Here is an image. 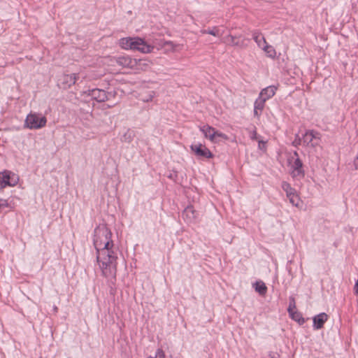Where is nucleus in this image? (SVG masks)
<instances>
[{
    "label": "nucleus",
    "mask_w": 358,
    "mask_h": 358,
    "mask_svg": "<svg viewBox=\"0 0 358 358\" xmlns=\"http://www.w3.org/2000/svg\"><path fill=\"white\" fill-rule=\"evenodd\" d=\"M112 233L105 225L94 229V245L96 250V260L102 274L108 279H115L117 272V250L111 240Z\"/></svg>",
    "instance_id": "1"
},
{
    "label": "nucleus",
    "mask_w": 358,
    "mask_h": 358,
    "mask_svg": "<svg viewBox=\"0 0 358 358\" xmlns=\"http://www.w3.org/2000/svg\"><path fill=\"white\" fill-rule=\"evenodd\" d=\"M120 46L126 50L130 49L138 50L142 53L151 52L154 47L148 45L144 40L141 38H122L120 41Z\"/></svg>",
    "instance_id": "2"
},
{
    "label": "nucleus",
    "mask_w": 358,
    "mask_h": 358,
    "mask_svg": "<svg viewBox=\"0 0 358 358\" xmlns=\"http://www.w3.org/2000/svg\"><path fill=\"white\" fill-rule=\"evenodd\" d=\"M47 119L36 113H30L27 116L24 126L30 129H38L45 126Z\"/></svg>",
    "instance_id": "3"
},
{
    "label": "nucleus",
    "mask_w": 358,
    "mask_h": 358,
    "mask_svg": "<svg viewBox=\"0 0 358 358\" xmlns=\"http://www.w3.org/2000/svg\"><path fill=\"white\" fill-rule=\"evenodd\" d=\"M190 148L198 157L209 159L213 156L210 150L201 143L192 145Z\"/></svg>",
    "instance_id": "4"
},
{
    "label": "nucleus",
    "mask_w": 358,
    "mask_h": 358,
    "mask_svg": "<svg viewBox=\"0 0 358 358\" xmlns=\"http://www.w3.org/2000/svg\"><path fill=\"white\" fill-rule=\"evenodd\" d=\"M294 155L297 157L292 164V176L293 178H301L304 177L305 173L303 169V163L298 156V153L294 152Z\"/></svg>",
    "instance_id": "5"
},
{
    "label": "nucleus",
    "mask_w": 358,
    "mask_h": 358,
    "mask_svg": "<svg viewBox=\"0 0 358 358\" xmlns=\"http://www.w3.org/2000/svg\"><path fill=\"white\" fill-rule=\"evenodd\" d=\"M1 180H5L6 182H9V184H6V186H15L18 180V177L10 171L5 170L2 172H0Z\"/></svg>",
    "instance_id": "6"
},
{
    "label": "nucleus",
    "mask_w": 358,
    "mask_h": 358,
    "mask_svg": "<svg viewBox=\"0 0 358 358\" xmlns=\"http://www.w3.org/2000/svg\"><path fill=\"white\" fill-rule=\"evenodd\" d=\"M88 94L97 102H104L108 100V94L103 90L92 89L89 90Z\"/></svg>",
    "instance_id": "7"
},
{
    "label": "nucleus",
    "mask_w": 358,
    "mask_h": 358,
    "mask_svg": "<svg viewBox=\"0 0 358 358\" xmlns=\"http://www.w3.org/2000/svg\"><path fill=\"white\" fill-rule=\"evenodd\" d=\"M115 61L118 65L125 68H133L136 64V59H133L129 56L115 57Z\"/></svg>",
    "instance_id": "8"
},
{
    "label": "nucleus",
    "mask_w": 358,
    "mask_h": 358,
    "mask_svg": "<svg viewBox=\"0 0 358 358\" xmlns=\"http://www.w3.org/2000/svg\"><path fill=\"white\" fill-rule=\"evenodd\" d=\"M328 319V315L325 313H320L313 318V327L315 329H320L323 327L324 324Z\"/></svg>",
    "instance_id": "9"
},
{
    "label": "nucleus",
    "mask_w": 358,
    "mask_h": 358,
    "mask_svg": "<svg viewBox=\"0 0 358 358\" xmlns=\"http://www.w3.org/2000/svg\"><path fill=\"white\" fill-rule=\"evenodd\" d=\"M182 216L187 222H192L196 218L197 213L194 210L193 206H188L183 210Z\"/></svg>",
    "instance_id": "10"
},
{
    "label": "nucleus",
    "mask_w": 358,
    "mask_h": 358,
    "mask_svg": "<svg viewBox=\"0 0 358 358\" xmlns=\"http://www.w3.org/2000/svg\"><path fill=\"white\" fill-rule=\"evenodd\" d=\"M200 131L203 134L206 138H208L211 141H215V128L209 126L204 125L200 127Z\"/></svg>",
    "instance_id": "11"
},
{
    "label": "nucleus",
    "mask_w": 358,
    "mask_h": 358,
    "mask_svg": "<svg viewBox=\"0 0 358 358\" xmlns=\"http://www.w3.org/2000/svg\"><path fill=\"white\" fill-rule=\"evenodd\" d=\"M77 78L78 76L76 73H72L70 75H64L62 77L63 87H70L76 83Z\"/></svg>",
    "instance_id": "12"
},
{
    "label": "nucleus",
    "mask_w": 358,
    "mask_h": 358,
    "mask_svg": "<svg viewBox=\"0 0 358 358\" xmlns=\"http://www.w3.org/2000/svg\"><path fill=\"white\" fill-rule=\"evenodd\" d=\"M276 90H277V88L274 85L268 86V87L263 89L260 92L259 96L262 98H264L265 100L266 101L268 99H270L274 96V94H275Z\"/></svg>",
    "instance_id": "13"
},
{
    "label": "nucleus",
    "mask_w": 358,
    "mask_h": 358,
    "mask_svg": "<svg viewBox=\"0 0 358 358\" xmlns=\"http://www.w3.org/2000/svg\"><path fill=\"white\" fill-rule=\"evenodd\" d=\"M319 133L313 130L306 131L302 136V141L304 145H308L312 143L314 138H318Z\"/></svg>",
    "instance_id": "14"
},
{
    "label": "nucleus",
    "mask_w": 358,
    "mask_h": 358,
    "mask_svg": "<svg viewBox=\"0 0 358 358\" xmlns=\"http://www.w3.org/2000/svg\"><path fill=\"white\" fill-rule=\"evenodd\" d=\"M136 136L135 131L128 129L125 133L121 136L120 141L124 143H130Z\"/></svg>",
    "instance_id": "15"
},
{
    "label": "nucleus",
    "mask_w": 358,
    "mask_h": 358,
    "mask_svg": "<svg viewBox=\"0 0 358 358\" xmlns=\"http://www.w3.org/2000/svg\"><path fill=\"white\" fill-rule=\"evenodd\" d=\"M255 289L257 292H258L260 295H265L267 291V287L265 283L262 281H257L255 283Z\"/></svg>",
    "instance_id": "16"
},
{
    "label": "nucleus",
    "mask_w": 358,
    "mask_h": 358,
    "mask_svg": "<svg viewBox=\"0 0 358 358\" xmlns=\"http://www.w3.org/2000/svg\"><path fill=\"white\" fill-rule=\"evenodd\" d=\"M290 317L297 322L299 324H303L305 322V319L303 317L301 313L298 311H292L291 313H289Z\"/></svg>",
    "instance_id": "17"
},
{
    "label": "nucleus",
    "mask_w": 358,
    "mask_h": 358,
    "mask_svg": "<svg viewBox=\"0 0 358 358\" xmlns=\"http://www.w3.org/2000/svg\"><path fill=\"white\" fill-rule=\"evenodd\" d=\"M252 37L259 47L263 48V47L266 45V40L262 34L255 32L253 34Z\"/></svg>",
    "instance_id": "18"
},
{
    "label": "nucleus",
    "mask_w": 358,
    "mask_h": 358,
    "mask_svg": "<svg viewBox=\"0 0 358 358\" xmlns=\"http://www.w3.org/2000/svg\"><path fill=\"white\" fill-rule=\"evenodd\" d=\"M266 101L265 100L264 98H262L259 96L258 98L255 101L254 108H255V109H259L260 113H262L264 108Z\"/></svg>",
    "instance_id": "19"
},
{
    "label": "nucleus",
    "mask_w": 358,
    "mask_h": 358,
    "mask_svg": "<svg viewBox=\"0 0 358 358\" xmlns=\"http://www.w3.org/2000/svg\"><path fill=\"white\" fill-rule=\"evenodd\" d=\"M263 49L264 50L265 52H266V53L268 54V55L269 57H273V58L275 57L276 52L272 46L268 45L266 44L263 47Z\"/></svg>",
    "instance_id": "20"
},
{
    "label": "nucleus",
    "mask_w": 358,
    "mask_h": 358,
    "mask_svg": "<svg viewBox=\"0 0 358 358\" xmlns=\"http://www.w3.org/2000/svg\"><path fill=\"white\" fill-rule=\"evenodd\" d=\"M287 196L289 199L290 203H292L294 206H298V197L294 194V192H287Z\"/></svg>",
    "instance_id": "21"
},
{
    "label": "nucleus",
    "mask_w": 358,
    "mask_h": 358,
    "mask_svg": "<svg viewBox=\"0 0 358 358\" xmlns=\"http://www.w3.org/2000/svg\"><path fill=\"white\" fill-rule=\"evenodd\" d=\"M296 308V301L294 296H290L289 299V307L287 308L288 313L294 311Z\"/></svg>",
    "instance_id": "22"
},
{
    "label": "nucleus",
    "mask_w": 358,
    "mask_h": 358,
    "mask_svg": "<svg viewBox=\"0 0 358 358\" xmlns=\"http://www.w3.org/2000/svg\"><path fill=\"white\" fill-rule=\"evenodd\" d=\"M201 33L202 34H208L213 35L214 36H217L220 35L219 30L217 29V27H213V29H208V30L203 29V30H201Z\"/></svg>",
    "instance_id": "23"
},
{
    "label": "nucleus",
    "mask_w": 358,
    "mask_h": 358,
    "mask_svg": "<svg viewBox=\"0 0 358 358\" xmlns=\"http://www.w3.org/2000/svg\"><path fill=\"white\" fill-rule=\"evenodd\" d=\"M227 42H229L231 45L234 46H239L240 43L238 41L236 40V37L232 35H229L227 37Z\"/></svg>",
    "instance_id": "24"
},
{
    "label": "nucleus",
    "mask_w": 358,
    "mask_h": 358,
    "mask_svg": "<svg viewBox=\"0 0 358 358\" xmlns=\"http://www.w3.org/2000/svg\"><path fill=\"white\" fill-rule=\"evenodd\" d=\"M301 142H303L302 138H301L298 134H296L294 141L292 142V145L294 147H298L299 145H301Z\"/></svg>",
    "instance_id": "25"
},
{
    "label": "nucleus",
    "mask_w": 358,
    "mask_h": 358,
    "mask_svg": "<svg viewBox=\"0 0 358 358\" xmlns=\"http://www.w3.org/2000/svg\"><path fill=\"white\" fill-rule=\"evenodd\" d=\"M164 357H165V354H164V352L163 351V350H162L160 348L157 349L155 358H164Z\"/></svg>",
    "instance_id": "26"
},
{
    "label": "nucleus",
    "mask_w": 358,
    "mask_h": 358,
    "mask_svg": "<svg viewBox=\"0 0 358 358\" xmlns=\"http://www.w3.org/2000/svg\"><path fill=\"white\" fill-rule=\"evenodd\" d=\"M154 94H155V92H150V93L148 95V96L145 97V98H142V100L145 102H148L150 101H152V98L154 97Z\"/></svg>",
    "instance_id": "27"
},
{
    "label": "nucleus",
    "mask_w": 358,
    "mask_h": 358,
    "mask_svg": "<svg viewBox=\"0 0 358 358\" xmlns=\"http://www.w3.org/2000/svg\"><path fill=\"white\" fill-rule=\"evenodd\" d=\"M8 207V203L6 200L0 199V209Z\"/></svg>",
    "instance_id": "28"
},
{
    "label": "nucleus",
    "mask_w": 358,
    "mask_h": 358,
    "mask_svg": "<svg viewBox=\"0 0 358 358\" xmlns=\"http://www.w3.org/2000/svg\"><path fill=\"white\" fill-rule=\"evenodd\" d=\"M282 187L283 189L287 192H293V189L289 186V185L288 183H284L282 185Z\"/></svg>",
    "instance_id": "29"
},
{
    "label": "nucleus",
    "mask_w": 358,
    "mask_h": 358,
    "mask_svg": "<svg viewBox=\"0 0 358 358\" xmlns=\"http://www.w3.org/2000/svg\"><path fill=\"white\" fill-rule=\"evenodd\" d=\"M215 137L217 136V137H220V138H222L224 139H227L228 137L226 134H223V133H221V132H219L217 131H215Z\"/></svg>",
    "instance_id": "30"
},
{
    "label": "nucleus",
    "mask_w": 358,
    "mask_h": 358,
    "mask_svg": "<svg viewBox=\"0 0 358 358\" xmlns=\"http://www.w3.org/2000/svg\"><path fill=\"white\" fill-rule=\"evenodd\" d=\"M262 113H260L259 109H255L254 108V115L255 116L259 117L261 115Z\"/></svg>",
    "instance_id": "31"
},
{
    "label": "nucleus",
    "mask_w": 358,
    "mask_h": 358,
    "mask_svg": "<svg viewBox=\"0 0 358 358\" xmlns=\"http://www.w3.org/2000/svg\"><path fill=\"white\" fill-rule=\"evenodd\" d=\"M354 289H355V293L356 294H358V280L355 282Z\"/></svg>",
    "instance_id": "32"
},
{
    "label": "nucleus",
    "mask_w": 358,
    "mask_h": 358,
    "mask_svg": "<svg viewBox=\"0 0 358 358\" xmlns=\"http://www.w3.org/2000/svg\"><path fill=\"white\" fill-rule=\"evenodd\" d=\"M257 134L256 131H253L252 134L251 136V138L253 140L257 139Z\"/></svg>",
    "instance_id": "33"
},
{
    "label": "nucleus",
    "mask_w": 358,
    "mask_h": 358,
    "mask_svg": "<svg viewBox=\"0 0 358 358\" xmlns=\"http://www.w3.org/2000/svg\"><path fill=\"white\" fill-rule=\"evenodd\" d=\"M164 45H167L169 46H171V48H173V43L171 41H166L164 43Z\"/></svg>",
    "instance_id": "34"
},
{
    "label": "nucleus",
    "mask_w": 358,
    "mask_h": 358,
    "mask_svg": "<svg viewBox=\"0 0 358 358\" xmlns=\"http://www.w3.org/2000/svg\"><path fill=\"white\" fill-rule=\"evenodd\" d=\"M264 143L263 141H259V147L260 148V144Z\"/></svg>",
    "instance_id": "35"
},
{
    "label": "nucleus",
    "mask_w": 358,
    "mask_h": 358,
    "mask_svg": "<svg viewBox=\"0 0 358 358\" xmlns=\"http://www.w3.org/2000/svg\"><path fill=\"white\" fill-rule=\"evenodd\" d=\"M54 310H57V307H55V308H54Z\"/></svg>",
    "instance_id": "36"
},
{
    "label": "nucleus",
    "mask_w": 358,
    "mask_h": 358,
    "mask_svg": "<svg viewBox=\"0 0 358 358\" xmlns=\"http://www.w3.org/2000/svg\"><path fill=\"white\" fill-rule=\"evenodd\" d=\"M272 358H274V357H272Z\"/></svg>",
    "instance_id": "37"
}]
</instances>
